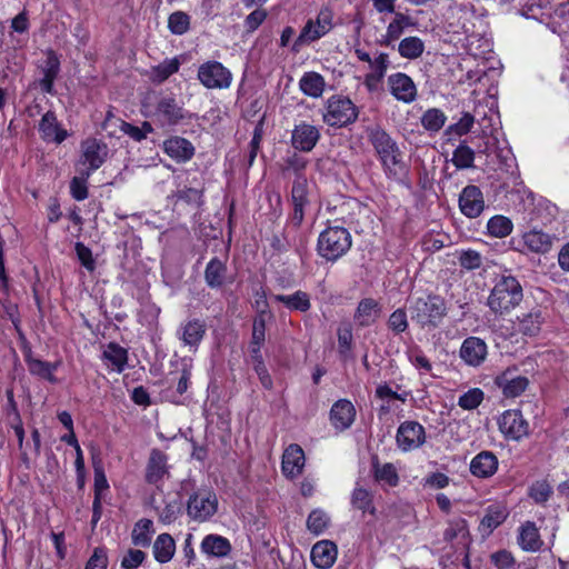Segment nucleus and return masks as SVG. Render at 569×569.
<instances>
[{
	"label": "nucleus",
	"mask_w": 569,
	"mask_h": 569,
	"mask_svg": "<svg viewBox=\"0 0 569 569\" xmlns=\"http://www.w3.org/2000/svg\"><path fill=\"white\" fill-rule=\"evenodd\" d=\"M376 397L385 402L380 408L381 411L388 412L393 408H398L395 406L396 401L406 402L408 393H398L389 385L381 383L376 388Z\"/></svg>",
	"instance_id": "obj_45"
},
{
	"label": "nucleus",
	"mask_w": 569,
	"mask_h": 569,
	"mask_svg": "<svg viewBox=\"0 0 569 569\" xmlns=\"http://www.w3.org/2000/svg\"><path fill=\"white\" fill-rule=\"evenodd\" d=\"M320 138L316 126L301 122L295 127L291 134L292 147L300 151H311Z\"/></svg>",
	"instance_id": "obj_22"
},
{
	"label": "nucleus",
	"mask_w": 569,
	"mask_h": 569,
	"mask_svg": "<svg viewBox=\"0 0 569 569\" xmlns=\"http://www.w3.org/2000/svg\"><path fill=\"white\" fill-rule=\"evenodd\" d=\"M369 140L381 161L385 172L389 177L399 178L405 172V167L396 141L379 127L370 129Z\"/></svg>",
	"instance_id": "obj_1"
},
{
	"label": "nucleus",
	"mask_w": 569,
	"mask_h": 569,
	"mask_svg": "<svg viewBox=\"0 0 569 569\" xmlns=\"http://www.w3.org/2000/svg\"><path fill=\"white\" fill-rule=\"evenodd\" d=\"M273 299L283 303L289 310L306 312L311 308L310 297L307 292L298 290L292 295H276Z\"/></svg>",
	"instance_id": "obj_41"
},
{
	"label": "nucleus",
	"mask_w": 569,
	"mask_h": 569,
	"mask_svg": "<svg viewBox=\"0 0 569 569\" xmlns=\"http://www.w3.org/2000/svg\"><path fill=\"white\" fill-rule=\"evenodd\" d=\"M329 525L330 518L327 512L321 509L312 510L308 516L307 528L315 536L323 533Z\"/></svg>",
	"instance_id": "obj_50"
},
{
	"label": "nucleus",
	"mask_w": 569,
	"mask_h": 569,
	"mask_svg": "<svg viewBox=\"0 0 569 569\" xmlns=\"http://www.w3.org/2000/svg\"><path fill=\"white\" fill-rule=\"evenodd\" d=\"M508 517V510L502 505H490L486 509L482 517L479 530L482 536H489L496 528H498Z\"/></svg>",
	"instance_id": "obj_35"
},
{
	"label": "nucleus",
	"mask_w": 569,
	"mask_h": 569,
	"mask_svg": "<svg viewBox=\"0 0 569 569\" xmlns=\"http://www.w3.org/2000/svg\"><path fill=\"white\" fill-rule=\"evenodd\" d=\"M491 561L498 569H511L515 566V558L508 550H499L491 555Z\"/></svg>",
	"instance_id": "obj_64"
},
{
	"label": "nucleus",
	"mask_w": 569,
	"mask_h": 569,
	"mask_svg": "<svg viewBox=\"0 0 569 569\" xmlns=\"http://www.w3.org/2000/svg\"><path fill=\"white\" fill-rule=\"evenodd\" d=\"M551 495L552 488L546 480H538L529 488V496L537 503H545Z\"/></svg>",
	"instance_id": "obj_57"
},
{
	"label": "nucleus",
	"mask_w": 569,
	"mask_h": 569,
	"mask_svg": "<svg viewBox=\"0 0 569 569\" xmlns=\"http://www.w3.org/2000/svg\"><path fill=\"white\" fill-rule=\"evenodd\" d=\"M351 502L355 508L361 510L363 513L369 512L372 515L375 512V508L372 506V496L370 491L362 487L355 488Z\"/></svg>",
	"instance_id": "obj_52"
},
{
	"label": "nucleus",
	"mask_w": 569,
	"mask_h": 569,
	"mask_svg": "<svg viewBox=\"0 0 569 569\" xmlns=\"http://www.w3.org/2000/svg\"><path fill=\"white\" fill-rule=\"evenodd\" d=\"M499 430L510 439L519 441L529 435V423L519 410H507L498 420Z\"/></svg>",
	"instance_id": "obj_13"
},
{
	"label": "nucleus",
	"mask_w": 569,
	"mask_h": 569,
	"mask_svg": "<svg viewBox=\"0 0 569 569\" xmlns=\"http://www.w3.org/2000/svg\"><path fill=\"white\" fill-rule=\"evenodd\" d=\"M495 385L505 398L521 396L529 386V379L518 372L516 368H508L495 378Z\"/></svg>",
	"instance_id": "obj_11"
},
{
	"label": "nucleus",
	"mask_w": 569,
	"mask_h": 569,
	"mask_svg": "<svg viewBox=\"0 0 569 569\" xmlns=\"http://www.w3.org/2000/svg\"><path fill=\"white\" fill-rule=\"evenodd\" d=\"M164 152L177 162H186L194 154L192 143L182 137H171L163 142Z\"/></svg>",
	"instance_id": "obj_30"
},
{
	"label": "nucleus",
	"mask_w": 569,
	"mask_h": 569,
	"mask_svg": "<svg viewBox=\"0 0 569 569\" xmlns=\"http://www.w3.org/2000/svg\"><path fill=\"white\" fill-rule=\"evenodd\" d=\"M108 156V147L106 143L91 138L87 139L81 144V158L79 164L86 168H82L83 171H90V173L98 170Z\"/></svg>",
	"instance_id": "obj_12"
},
{
	"label": "nucleus",
	"mask_w": 569,
	"mask_h": 569,
	"mask_svg": "<svg viewBox=\"0 0 569 569\" xmlns=\"http://www.w3.org/2000/svg\"><path fill=\"white\" fill-rule=\"evenodd\" d=\"M153 557L160 563L169 562L176 552L174 539L169 533L159 535L152 546Z\"/></svg>",
	"instance_id": "obj_39"
},
{
	"label": "nucleus",
	"mask_w": 569,
	"mask_h": 569,
	"mask_svg": "<svg viewBox=\"0 0 569 569\" xmlns=\"http://www.w3.org/2000/svg\"><path fill=\"white\" fill-rule=\"evenodd\" d=\"M485 397L480 388H472L462 393L458 399V406L465 410H473L480 406Z\"/></svg>",
	"instance_id": "obj_55"
},
{
	"label": "nucleus",
	"mask_w": 569,
	"mask_h": 569,
	"mask_svg": "<svg viewBox=\"0 0 569 569\" xmlns=\"http://www.w3.org/2000/svg\"><path fill=\"white\" fill-rule=\"evenodd\" d=\"M308 182L303 174H298L295 178L291 197L293 203L292 220L296 224H300L305 216V207L308 202Z\"/></svg>",
	"instance_id": "obj_29"
},
{
	"label": "nucleus",
	"mask_w": 569,
	"mask_h": 569,
	"mask_svg": "<svg viewBox=\"0 0 569 569\" xmlns=\"http://www.w3.org/2000/svg\"><path fill=\"white\" fill-rule=\"evenodd\" d=\"M198 80L207 89H228L232 73L221 62L207 61L198 68Z\"/></svg>",
	"instance_id": "obj_8"
},
{
	"label": "nucleus",
	"mask_w": 569,
	"mask_h": 569,
	"mask_svg": "<svg viewBox=\"0 0 569 569\" xmlns=\"http://www.w3.org/2000/svg\"><path fill=\"white\" fill-rule=\"evenodd\" d=\"M108 565V550L104 547H97L88 559L84 569H107Z\"/></svg>",
	"instance_id": "obj_61"
},
{
	"label": "nucleus",
	"mask_w": 569,
	"mask_h": 569,
	"mask_svg": "<svg viewBox=\"0 0 569 569\" xmlns=\"http://www.w3.org/2000/svg\"><path fill=\"white\" fill-rule=\"evenodd\" d=\"M413 26L415 22L409 16L402 12H395L392 20L387 26L386 33L382 37V43L391 46L395 41L400 39L409 27Z\"/></svg>",
	"instance_id": "obj_34"
},
{
	"label": "nucleus",
	"mask_w": 569,
	"mask_h": 569,
	"mask_svg": "<svg viewBox=\"0 0 569 569\" xmlns=\"http://www.w3.org/2000/svg\"><path fill=\"white\" fill-rule=\"evenodd\" d=\"M154 528L152 520L140 519L136 522L131 532L132 543L137 547H148L151 543Z\"/></svg>",
	"instance_id": "obj_43"
},
{
	"label": "nucleus",
	"mask_w": 569,
	"mask_h": 569,
	"mask_svg": "<svg viewBox=\"0 0 569 569\" xmlns=\"http://www.w3.org/2000/svg\"><path fill=\"white\" fill-rule=\"evenodd\" d=\"M451 161L457 169L471 168L475 161V151L462 142L455 149Z\"/></svg>",
	"instance_id": "obj_51"
},
{
	"label": "nucleus",
	"mask_w": 569,
	"mask_h": 569,
	"mask_svg": "<svg viewBox=\"0 0 569 569\" xmlns=\"http://www.w3.org/2000/svg\"><path fill=\"white\" fill-rule=\"evenodd\" d=\"M381 305L373 298H363L358 303L353 319L360 327H370L377 322L381 316Z\"/></svg>",
	"instance_id": "obj_28"
},
{
	"label": "nucleus",
	"mask_w": 569,
	"mask_h": 569,
	"mask_svg": "<svg viewBox=\"0 0 569 569\" xmlns=\"http://www.w3.org/2000/svg\"><path fill=\"white\" fill-rule=\"evenodd\" d=\"M154 117L162 124L177 126L190 121L193 114L184 110L173 97H163L157 103Z\"/></svg>",
	"instance_id": "obj_9"
},
{
	"label": "nucleus",
	"mask_w": 569,
	"mask_h": 569,
	"mask_svg": "<svg viewBox=\"0 0 569 569\" xmlns=\"http://www.w3.org/2000/svg\"><path fill=\"white\" fill-rule=\"evenodd\" d=\"M396 442L403 452L416 450L426 442V430L417 421H405L398 427Z\"/></svg>",
	"instance_id": "obj_10"
},
{
	"label": "nucleus",
	"mask_w": 569,
	"mask_h": 569,
	"mask_svg": "<svg viewBox=\"0 0 569 569\" xmlns=\"http://www.w3.org/2000/svg\"><path fill=\"white\" fill-rule=\"evenodd\" d=\"M388 327L395 333H401L406 331L408 328V319L406 311L403 309L395 310L388 319Z\"/></svg>",
	"instance_id": "obj_62"
},
{
	"label": "nucleus",
	"mask_w": 569,
	"mask_h": 569,
	"mask_svg": "<svg viewBox=\"0 0 569 569\" xmlns=\"http://www.w3.org/2000/svg\"><path fill=\"white\" fill-rule=\"evenodd\" d=\"M373 473L376 480L383 486L395 487L399 482L398 471L392 463L380 465L378 461H375Z\"/></svg>",
	"instance_id": "obj_47"
},
{
	"label": "nucleus",
	"mask_w": 569,
	"mask_h": 569,
	"mask_svg": "<svg viewBox=\"0 0 569 569\" xmlns=\"http://www.w3.org/2000/svg\"><path fill=\"white\" fill-rule=\"evenodd\" d=\"M306 458L299 445H289L282 455L281 470L284 477L295 479L302 473Z\"/></svg>",
	"instance_id": "obj_19"
},
{
	"label": "nucleus",
	"mask_w": 569,
	"mask_h": 569,
	"mask_svg": "<svg viewBox=\"0 0 569 569\" xmlns=\"http://www.w3.org/2000/svg\"><path fill=\"white\" fill-rule=\"evenodd\" d=\"M90 176V171H83L82 168H79V176L71 180L70 191L77 201H82L88 197L87 180Z\"/></svg>",
	"instance_id": "obj_54"
},
{
	"label": "nucleus",
	"mask_w": 569,
	"mask_h": 569,
	"mask_svg": "<svg viewBox=\"0 0 569 569\" xmlns=\"http://www.w3.org/2000/svg\"><path fill=\"white\" fill-rule=\"evenodd\" d=\"M338 548L330 540H320L311 549V561L319 569H329L337 560Z\"/></svg>",
	"instance_id": "obj_24"
},
{
	"label": "nucleus",
	"mask_w": 569,
	"mask_h": 569,
	"mask_svg": "<svg viewBox=\"0 0 569 569\" xmlns=\"http://www.w3.org/2000/svg\"><path fill=\"white\" fill-rule=\"evenodd\" d=\"M218 510V498L208 489H200L193 492L187 502L188 516L198 522H204L216 515Z\"/></svg>",
	"instance_id": "obj_7"
},
{
	"label": "nucleus",
	"mask_w": 569,
	"mask_h": 569,
	"mask_svg": "<svg viewBox=\"0 0 569 569\" xmlns=\"http://www.w3.org/2000/svg\"><path fill=\"white\" fill-rule=\"evenodd\" d=\"M351 234L343 227H328L318 238V252L327 260H337L351 247Z\"/></svg>",
	"instance_id": "obj_3"
},
{
	"label": "nucleus",
	"mask_w": 569,
	"mask_h": 569,
	"mask_svg": "<svg viewBox=\"0 0 569 569\" xmlns=\"http://www.w3.org/2000/svg\"><path fill=\"white\" fill-rule=\"evenodd\" d=\"M388 89L391 96L403 103L416 100L418 91L413 80L403 72H396L388 77Z\"/></svg>",
	"instance_id": "obj_15"
},
{
	"label": "nucleus",
	"mask_w": 569,
	"mask_h": 569,
	"mask_svg": "<svg viewBox=\"0 0 569 569\" xmlns=\"http://www.w3.org/2000/svg\"><path fill=\"white\" fill-rule=\"evenodd\" d=\"M357 118V107L349 98L337 94L327 100L322 119L328 126L345 127Z\"/></svg>",
	"instance_id": "obj_6"
},
{
	"label": "nucleus",
	"mask_w": 569,
	"mask_h": 569,
	"mask_svg": "<svg viewBox=\"0 0 569 569\" xmlns=\"http://www.w3.org/2000/svg\"><path fill=\"white\" fill-rule=\"evenodd\" d=\"M120 130L132 138L134 141H141L147 138V134L152 132V126L149 122H143L141 127L133 126L128 122H122Z\"/></svg>",
	"instance_id": "obj_58"
},
{
	"label": "nucleus",
	"mask_w": 569,
	"mask_h": 569,
	"mask_svg": "<svg viewBox=\"0 0 569 569\" xmlns=\"http://www.w3.org/2000/svg\"><path fill=\"white\" fill-rule=\"evenodd\" d=\"M410 363L420 371V373H429L432 369V365L423 352L418 349H410L407 352Z\"/></svg>",
	"instance_id": "obj_60"
},
{
	"label": "nucleus",
	"mask_w": 569,
	"mask_h": 569,
	"mask_svg": "<svg viewBox=\"0 0 569 569\" xmlns=\"http://www.w3.org/2000/svg\"><path fill=\"white\" fill-rule=\"evenodd\" d=\"M425 42L417 36L406 37L398 43V52L401 58L416 60L420 58L425 51Z\"/></svg>",
	"instance_id": "obj_42"
},
{
	"label": "nucleus",
	"mask_w": 569,
	"mask_h": 569,
	"mask_svg": "<svg viewBox=\"0 0 569 569\" xmlns=\"http://www.w3.org/2000/svg\"><path fill=\"white\" fill-rule=\"evenodd\" d=\"M38 130L41 139L48 143L52 142L60 144L69 136L68 131L62 128L61 123L58 121L57 116L51 111H48L42 116Z\"/></svg>",
	"instance_id": "obj_18"
},
{
	"label": "nucleus",
	"mask_w": 569,
	"mask_h": 569,
	"mask_svg": "<svg viewBox=\"0 0 569 569\" xmlns=\"http://www.w3.org/2000/svg\"><path fill=\"white\" fill-rule=\"evenodd\" d=\"M206 333V325L199 319H191L181 323L177 331L178 338L190 351L196 352Z\"/></svg>",
	"instance_id": "obj_21"
},
{
	"label": "nucleus",
	"mask_w": 569,
	"mask_h": 569,
	"mask_svg": "<svg viewBox=\"0 0 569 569\" xmlns=\"http://www.w3.org/2000/svg\"><path fill=\"white\" fill-rule=\"evenodd\" d=\"M450 478L443 472H430L421 481L425 489L439 490L449 486Z\"/></svg>",
	"instance_id": "obj_59"
},
{
	"label": "nucleus",
	"mask_w": 569,
	"mask_h": 569,
	"mask_svg": "<svg viewBox=\"0 0 569 569\" xmlns=\"http://www.w3.org/2000/svg\"><path fill=\"white\" fill-rule=\"evenodd\" d=\"M27 365L31 375L46 379L51 383L57 382L54 371L58 369L59 362L51 363L40 359L29 358L27 359Z\"/></svg>",
	"instance_id": "obj_44"
},
{
	"label": "nucleus",
	"mask_w": 569,
	"mask_h": 569,
	"mask_svg": "<svg viewBox=\"0 0 569 569\" xmlns=\"http://www.w3.org/2000/svg\"><path fill=\"white\" fill-rule=\"evenodd\" d=\"M518 545L525 551L536 552L542 547L539 529L532 521H526L519 528Z\"/></svg>",
	"instance_id": "obj_33"
},
{
	"label": "nucleus",
	"mask_w": 569,
	"mask_h": 569,
	"mask_svg": "<svg viewBox=\"0 0 569 569\" xmlns=\"http://www.w3.org/2000/svg\"><path fill=\"white\" fill-rule=\"evenodd\" d=\"M228 280V268L224 261L212 258L204 269V281L211 289L221 288Z\"/></svg>",
	"instance_id": "obj_36"
},
{
	"label": "nucleus",
	"mask_w": 569,
	"mask_h": 569,
	"mask_svg": "<svg viewBox=\"0 0 569 569\" xmlns=\"http://www.w3.org/2000/svg\"><path fill=\"white\" fill-rule=\"evenodd\" d=\"M473 24H462L461 33L465 38L461 41H463V46L470 56L487 59V54L492 51L491 40L485 34L473 31ZM453 32L460 33L458 30H453Z\"/></svg>",
	"instance_id": "obj_14"
},
{
	"label": "nucleus",
	"mask_w": 569,
	"mask_h": 569,
	"mask_svg": "<svg viewBox=\"0 0 569 569\" xmlns=\"http://www.w3.org/2000/svg\"><path fill=\"white\" fill-rule=\"evenodd\" d=\"M101 360L108 370L122 372L128 363V350L116 342L103 347Z\"/></svg>",
	"instance_id": "obj_26"
},
{
	"label": "nucleus",
	"mask_w": 569,
	"mask_h": 569,
	"mask_svg": "<svg viewBox=\"0 0 569 569\" xmlns=\"http://www.w3.org/2000/svg\"><path fill=\"white\" fill-rule=\"evenodd\" d=\"M411 319L422 327L438 326L446 316L447 308L442 298L438 296H428L427 298H417L410 306Z\"/></svg>",
	"instance_id": "obj_4"
},
{
	"label": "nucleus",
	"mask_w": 569,
	"mask_h": 569,
	"mask_svg": "<svg viewBox=\"0 0 569 569\" xmlns=\"http://www.w3.org/2000/svg\"><path fill=\"white\" fill-rule=\"evenodd\" d=\"M447 116L438 108L428 109L421 117V126L430 132L439 131L446 123Z\"/></svg>",
	"instance_id": "obj_48"
},
{
	"label": "nucleus",
	"mask_w": 569,
	"mask_h": 569,
	"mask_svg": "<svg viewBox=\"0 0 569 569\" xmlns=\"http://www.w3.org/2000/svg\"><path fill=\"white\" fill-rule=\"evenodd\" d=\"M146 553L139 549H130L121 559V568L137 569L144 560Z\"/></svg>",
	"instance_id": "obj_63"
},
{
	"label": "nucleus",
	"mask_w": 569,
	"mask_h": 569,
	"mask_svg": "<svg viewBox=\"0 0 569 569\" xmlns=\"http://www.w3.org/2000/svg\"><path fill=\"white\" fill-rule=\"evenodd\" d=\"M541 323L540 311H531L519 318L518 330L526 336H536L540 331Z\"/></svg>",
	"instance_id": "obj_49"
},
{
	"label": "nucleus",
	"mask_w": 569,
	"mask_h": 569,
	"mask_svg": "<svg viewBox=\"0 0 569 569\" xmlns=\"http://www.w3.org/2000/svg\"><path fill=\"white\" fill-rule=\"evenodd\" d=\"M555 237L538 229H532L522 234V242L527 250L535 253H547L551 250Z\"/></svg>",
	"instance_id": "obj_32"
},
{
	"label": "nucleus",
	"mask_w": 569,
	"mask_h": 569,
	"mask_svg": "<svg viewBox=\"0 0 569 569\" xmlns=\"http://www.w3.org/2000/svg\"><path fill=\"white\" fill-rule=\"evenodd\" d=\"M488 356V346L479 337L466 338L459 349V357L461 360L470 367L481 366Z\"/></svg>",
	"instance_id": "obj_16"
},
{
	"label": "nucleus",
	"mask_w": 569,
	"mask_h": 569,
	"mask_svg": "<svg viewBox=\"0 0 569 569\" xmlns=\"http://www.w3.org/2000/svg\"><path fill=\"white\" fill-rule=\"evenodd\" d=\"M512 221L502 214H496L487 222V231L495 238H506L512 232Z\"/></svg>",
	"instance_id": "obj_46"
},
{
	"label": "nucleus",
	"mask_w": 569,
	"mask_h": 569,
	"mask_svg": "<svg viewBox=\"0 0 569 569\" xmlns=\"http://www.w3.org/2000/svg\"><path fill=\"white\" fill-rule=\"evenodd\" d=\"M60 69V61L53 51L47 53L44 66L42 68L43 77L40 80L41 89L47 93H52L53 82Z\"/></svg>",
	"instance_id": "obj_40"
},
{
	"label": "nucleus",
	"mask_w": 569,
	"mask_h": 569,
	"mask_svg": "<svg viewBox=\"0 0 569 569\" xmlns=\"http://www.w3.org/2000/svg\"><path fill=\"white\" fill-rule=\"evenodd\" d=\"M181 63L182 61L179 57L164 59L159 64L152 66L148 70L147 76L151 82L160 84L177 73Z\"/></svg>",
	"instance_id": "obj_37"
},
{
	"label": "nucleus",
	"mask_w": 569,
	"mask_h": 569,
	"mask_svg": "<svg viewBox=\"0 0 569 569\" xmlns=\"http://www.w3.org/2000/svg\"><path fill=\"white\" fill-rule=\"evenodd\" d=\"M355 418V406L347 399H340L331 407L330 421L336 429H348L353 423Z\"/></svg>",
	"instance_id": "obj_27"
},
{
	"label": "nucleus",
	"mask_w": 569,
	"mask_h": 569,
	"mask_svg": "<svg viewBox=\"0 0 569 569\" xmlns=\"http://www.w3.org/2000/svg\"><path fill=\"white\" fill-rule=\"evenodd\" d=\"M169 477L168 457L159 449H152L146 468V480L158 486Z\"/></svg>",
	"instance_id": "obj_20"
},
{
	"label": "nucleus",
	"mask_w": 569,
	"mask_h": 569,
	"mask_svg": "<svg viewBox=\"0 0 569 569\" xmlns=\"http://www.w3.org/2000/svg\"><path fill=\"white\" fill-rule=\"evenodd\" d=\"M200 549L208 558H224L231 552V543L220 535L210 533L202 539Z\"/></svg>",
	"instance_id": "obj_31"
},
{
	"label": "nucleus",
	"mask_w": 569,
	"mask_h": 569,
	"mask_svg": "<svg viewBox=\"0 0 569 569\" xmlns=\"http://www.w3.org/2000/svg\"><path fill=\"white\" fill-rule=\"evenodd\" d=\"M499 461L491 451H481L470 461V472L472 476L487 479L493 476L498 470Z\"/></svg>",
	"instance_id": "obj_25"
},
{
	"label": "nucleus",
	"mask_w": 569,
	"mask_h": 569,
	"mask_svg": "<svg viewBox=\"0 0 569 569\" xmlns=\"http://www.w3.org/2000/svg\"><path fill=\"white\" fill-rule=\"evenodd\" d=\"M490 107L488 111L481 110L480 106H477L475 109L476 120L481 129L482 137L492 139L497 141L498 138L496 136L498 131L499 117L498 112L495 109V100L493 94H490Z\"/></svg>",
	"instance_id": "obj_23"
},
{
	"label": "nucleus",
	"mask_w": 569,
	"mask_h": 569,
	"mask_svg": "<svg viewBox=\"0 0 569 569\" xmlns=\"http://www.w3.org/2000/svg\"><path fill=\"white\" fill-rule=\"evenodd\" d=\"M333 12L328 7L322 8L315 19H309L293 43V50L310 44L326 34L333 28Z\"/></svg>",
	"instance_id": "obj_5"
},
{
	"label": "nucleus",
	"mask_w": 569,
	"mask_h": 569,
	"mask_svg": "<svg viewBox=\"0 0 569 569\" xmlns=\"http://www.w3.org/2000/svg\"><path fill=\"white\" fill-rule=\"evenodd\" d=\"M299 89L310 98H320L326 90L325 78L315 71L305 72L299 80Z\"/></svg>",
	"instance_id": "obj_38"
},
{
	"label": "nucleus",
	"mask_w": 569,
	"mask_h": 569,
	"mask_svg": "<svg viewBox=\"0 0 569 569\" xmlns=\"http://www.w3.org/2000/svg\"><path fill=\"white\" fill-rule=\"evenodd\" d=\"M523 293L519 281L512 276H503L497 281L488 298V306L495 313L503 315L516 308Z\"/></svg>",
	"instance_id": "obj_2"
},
{
	"label": "nucleus",
	"mask_w": 569,
	"mask_h": 569,
	"mask_svg": "<svg viewBox=\"0 0 569 569\" xmlns=\"http://www.w3.org/2000/svg\"><path fill=\"white\" fill-rule=\"evenodd\" d=\"M190 18L182 11H176L168 19V28L173 34L181 36L189 30Z\"/></svg>",
	"instance_id": "obj_56"
},
{
	"label": "nucleus",
	"mask_w": 569,
	"mask_h": 569,
	"mask_svg": "<svg viewBox=\"0 0 569 569\" xmlns=\"http://www.w3.org/2000/svg\"><path fill=\"white\" fill-rule=\"evenodd\" d=\"M475 121H476V114L472 116L469 112H465V113H462L461 118L456 123L450 124L446 129V136H448L449 138L451 136H457V137L465 136L471 131V129L475 124Z\"/></svg>",
	"instance_id": "obj_53"
},
{
	"label": "nucleus",
	"mask_w": 569,
	"mask_h": 569,
	"mask_svg": "<svg viewBox=\"0 0 569 569\" xmlns=\"http://www.w3.org/2000/svg\"><path fill=\"white\" fill-rule=\"evenodd\" d=\"M459 208L467 218H477L485 210V199L479 187L470 184L462 189L459 196Z\"/></svg>",
	"instance_id": "obj_17"
}]
</instances>
